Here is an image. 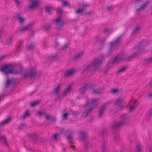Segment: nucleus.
I'll list each match as a JSON object with an SVG mask.
<instances>
[{"label": "nucleus", "mask_w": 152, "mask_h": 152, "mask_svg": "<svg viewBox=\"0 0 152 152\" xmlns=\"http://www.w3.org/2000/svg\"><path fill=\"white\" fill-rule=\"evenodd\" d=\"M95 104V99H93L91 102H87L85 104V111L82 113V116L86 118L88 115L90 113L94 108V105Z\"/></svg>", "instance_id": "f257e3e1"}, {"label": "nucleus", "mask_w": 152, "mask_h": 152, "mask_svg": "<svg viewBox=\"0 0 152 152\" xmlns=\"http://www.w3.org/2000/svg\"><path fill=\"white\" fill-rule=\"evenodd\" d=\"M144 43H145V42H141L138 45V48L139 50L131 55L126 56L124 58V59L127 61H129L137 58L139 55H142L143 53V52L140 51L139 48L145 45H146Z\"/></svg>", "instance_id": "f03ea898"}, {"label": "nucleus", "mask_w": 152, "mask_h": 152, "mask_svg": "<svg viewBox=\"0 0 152 152\" xmlns=\"http://www.w3.org/2000/svg\"><path fill=\"white\" fill-rule=\"evenodd\" d=\"M40 76V73L38 72L35 67H31L28 71L24 74V78H31L33 77H39Z\"/></svg>", "instance_id": "7ed1b4c3"}, {"label": "nucleus", "mask_w": 152, "mask_h": 152, "mask_svg": "<svg viewBox=\"0 0 152 152\" xmlns=\"http://www.w3.org/2000/svg\"><path fill=\"white\" fill-rule=\"evenodd\" d=\"M95 85L93 83L87 84L84 86L83 87L80 89L81 94L86 93L88 90L89 91V92L91 94H95V89L94 88Z\"/></svg>", "instance_id": "20e7f679"}, {"label": "nucleus", "mask_w": 152, "mask_h": 152, "mask_svg": "<svg viewBox=\"0 0 152 152\" xmlns=\"http://www.w3.org/2000/svg\"><path fill=\"white\" fill-rule=\"evenodd\" d=\"M95 71V60H94L88 64L83 70V73L86 72L90 74H94Z\"/></svg>", "instance_id": "39448f33"}, {"label": "nucleus", "mask_w": 152, "mask_h": 152, "mask_svg": "<svg viewBox=\"0 0 152 152\" xmlns=\"http://www.w3.org/2000/svg\"><path fill=\"white\" fill-rule=\"evenodd\" d=\"M14 67V66L13 64H9L2 66L0 69L2 72L6 75L8 74H13L14 73L13 71Z\"/></svg>", "instance_id": "423d86ee"}, {"label": "nucleus", "mask_w": 152, "mask_h": 152, "mask_svg": "<svg viewBox=\"0 0 152 152\" xmlns=\"http://www.w3.org/2000/svg\"><path fill=\"white\" fill-rule=\"evenodd\" d=\"M105 55L103 54L96 58V70L100 68L103 62L105 60Z\"/></svg>", "instance_id": "0eeeda50"}, {"label": "nucleus", "mask_w": 152, "mask_h": 152, "mask_svg": "<svg viewBox=\"0 0 152 152\" xmlns=\"http://www.w3.org/2000/svg\"><path fill=\"white\" fill-rule=\"evenodd\" d=\"M30 4L28 8L30 9H37L39 6L40 2L39 0H29Z\"/></svg>", "instance_id": "6e6552de"}, {"label": "nucleus", "mask_w": 152, "mask_h": 152, "mask_svg": "<svg viewBox=\"0 0 152 152\" xmlns=\"http://www.w3.org/2000/svg\"><path fill=\"white\" fill-rule=\"evenodd\" d=\"M55 25L56 26V28L57 29H60L63 26L64 23L61 17L58 18L54 20Z\"/></svg>", "instance_id": "1a4fd4ad"}, {"label": "nucleus", "mask_w": 152, "mask_h": 152, "mask_svg": "<svg viewBox=\"0 0 152 152\" xmlns=\"http://www.w3.org/2000/svg\"><path fill=\"white\" fill-rule=\"evenodd\" d=\"M111 102H108L105 103L103 104L100 108L99 111V113L98 115V117L99 118H101L104 112L105 111L107 107L110 104Z\"/></svg>", "instance_id": "9d476101"}, {"label": "nucleus", "mask_w": 152, "mask_h": 152, "mask_svg": "<svg viewBox=\"0 0 152 152\" xmlns=\"http://www.w3.org/2000/svg\"><path fill=\"white\" fill-rule=\"evenodd\" d=\"M78 5L79 7H81V9L79 8L77 10L75 11V13L77 14H83V12L86 10V7L90 6V5L87 3L79 4Z\"/></svg>", "instance_id": "9b49d317"}, {"label": "nucleus", "mask_w": 152, "mask_h": 152, "mask_svg": "<svg viewBox=\"0 0 152 152\" xmlns=\"http://www.w3.org/2000/svg\"><path fill=\"white\" fill-rule=\"evenodd\" d=\"M122 35H120L114 41H112L110 43L116 47V48H117L122 42Z\"/></svg>", "instance_id": "f8f14e48"}, {"label": "nucleus", "mask_w": 152, "mask_h": 152, "mask_svg": "<svg viewBox=\"0 0 152 152\" xmlns=\"http://www.w3.org/2000/svg\"><path fill=\"white\" fill-rule=\"evenodd\" d=\"M14 67L13 69V71L14 72L13 74H17L20 72L22 69V66L20 65H17L15 64H12Z\"/></svg>", "instance_id": "ddd939ff"}, {"label": "nucleus", "mask_w": 152, "mask_h": 152, "mask_svg": "<svg viewBox=\"0 0 152 152\" xmlns=\"http://www.w3.org/2000/svg\"><path fill=\"white\" fill-rule=\"evenodd\" d=\"M84 53L83 51H81L77 53L73 57V60L76 61L81 58L83 56Z\"/></svg>", "instance_id": "4468645a"}, {"label": "nucleus", "mask_w": 152, "mask_h": 152, "mask_svg": "<svg viewBox=\"0 0 152 152\" xmlns=\"http://www.w3.org/2000/svg\"><path fill=\"white\" fill-rule=\"evenodd\" d=\"M122 126L123 125H122L120 121H119L113 124L111 126V127L112 130H114L115 129H118Z\"/></svg>", "instance_id": "2eb2a0df"}, {"label": "nucleus", "mask_w": 152, "mask_h": 152, "mask_svg": "<svg viewBox=\"0 0 152 152\" xmlns=\"http://www.w3.org/2000/svg\"><path fill=\"white\" fill-rule=\"evenodd\" d=\"M15 82V80L13 79H10L7 77V80L5 85V88L9 87L12 84H14Z\"/></svg>", "instance_id": "dca6fc26"}, {"label": "nucleus", "mask_w": 152, "mask_h": 152, "mask_svg": "<svg viewBox=\"0 0 152 152\" xmlns=\"http://www.w3.org/2000/svg\"><path fill=\"white\" fill-rule=\"evenodd\" d=\"M116 47H115L111 43H110L109 48L108 51V53L107 54V56H110L113 51L115 49H116Z\"/></svg>", "instance_id": "f3484780"}, {"label": "nucleus", "mask_w": 152, "mask_h": 152, "mask_svg": "<svg viewBox=\"0 0 152 152\" xmlns=\"http://www.w3.org/2000/svg\"><path fill=\"white\" fill-rule=\"evenodd\" d=\"M15 19H18L19 22L21 24H23L24 21V19L22 18L18 13L15 14L14 17Z\"/></svg>", "instance_id": "a211bd4d"}, {"label": "nucleus", "mask_w": 152, "mask_h": 152, "mask_svg": "<svg viewBox=\"0 0 152 152\" xmlns=\"http://www.w3.org/2000/svg\"><path fill=\"white\" fill-rule=\"evenodd\" d=\"M123 100L121 98L118 99L114 103V105H117V106L121 107V110H122L124 106L122 105Z\"/></svg>", "instance_id": "6ab92c4d"}, {"label": "nucleus", "mask_w": 152, "mask_h": 152, "mask_svg": "<svg viewBox=\"0 0 152 152\" xmlns=\"http://www.w3.org/2000/svg\"><path fill=\"white\" fill-rule=\"evenodd\" d=\"M75 71L73 70H70L66 71L64 74V77H69L74 74Z\"/></svg>", "instance_id": "aec40b11"}, {"label": "nucleus", "mask_w": 152, "mask_h": 152, "mask_svg": "<svg viewBox=\"0 0 152 152\" xmlns=\"http://www.w3.org/2000/svg\"><path fill=\"white\" fill-rule=\"evenodd\" d=\"M105 41V39H101L99 43V48H97V51H100L102 50V48L104 47V42Z\"/></svg>", "instance_id": "412c9836"}, {"label": "nucleus", "mask_w": 152, "mask_h": 152, "mask_svg": "<svg viewBox=\"0 0 152 152\" xmlns=\"http://www.w3.org/2000/svg\"><path fill=\"white\" fill-rule=\"evenodd\" d=\"M87 133L84 131L80 132L79 134L80 138L81 140H85L86 137Z\"/></svg>", "instance_id": "4be33fe9"}, {"label": "nucleus", "mask_w": 152, "mask_h": 152, "mask_svg": "<svg viewBox=\"0 0 152 152\" xmlns=\"http://www.w3.org/2000/svg\"><path fill=\"white\" fill-rule=\"evenodd\" d=\"M123 59L122 55L121 54L117 55L113 60V62L118 63Z\"/></svg>", "instance_id": "5701e85b"}, {"label": "nucleus", "mask_w": 152, "mask_h": 152, "mask_svg": "<svg viewBox=\"0 0 152 152\" xmlns=\"http://www.w3.org/2000/svg\"><path fill=\"white\" fill-rule=\"evenodd\" d=\"M129 118L128 117H126L124 118L120 121L123 126L124 125H127L129 123Z\"/></svg>", "instance_id": "b1692460"}, {"label": "nucleus", "mask_w": 152, "mask_h": 152, "mask_svg": "<svg viewBox=\"0 0 152 152\" xmlns=\"http://www.w3.org/2000/svg\"><path fill=\"white\" fill-rule=\"evenodd\" d=\"M71 87L72 86L70 85L65 89L63 94V96H66L68 93L70 92Z\"/></svg>", "instance_id": "393cba45"}, {"label": "nucleus", "mask_w": 152, "mask_h": 152, "mask_svg": "<svg viewBox=\"0 0 152 152\" xmlns=\"http://www.w3.org/2000/svg\"><path fill=\"white\" fill-rule=\"evenodd\" d=\"M144 63L146 64H149L152 63V56L145 58L144 60Z\"/></svg>", "instance_id": "a878e982"}, {"label": "nucleus", "mask_w": 152, "mask_h": 152, "mask_svg": "<svg viewBox=\"0 0 152 152\" xmlns=\"http://www.w3.org/2000/svg\"><path fill=\"white\" fill-rule=\"evenodd\" d=\"M11 118L8 117L6 119L2 121L0 124V125H3L8 124L10 121Z\"/></svg>", "instance_id": "bb28decb"}, {"label": "nucleus", "mask_w": 152, "mask_h": 152, "mask_svg": "<svg viewBox=\"0 0 152 152\" xmlns=\"http://www.w3.org/2000/svg\"><path fill=\"white\" fill-rule=\"evenodd\" d=\"M29 29L28 27L27 26L20 29L19 31L16 32L18 34H19L20 32L23 33L26 32V31L28 30Z\"/></svg>", "instance_id": "cd10ccee"}, {"label": "nucleus", "mask_w": 152, "mask_h": 152, "mask_svg": "<svg viewBox=\"0 0 152 152\" xmlns=\"http://www.w3.org/2000/svg\"><path fill=\"white\" fill-rule=\"evenodd\" d=\"M115 63V62H113V61H108L107 62V64L106 66V68L107 69H110L111 66L113 65V64Z\"/></svg>", "instance_id": "c85d7f7f"}, {"label": "nucleus", "mask_w": 152, "mask_h": 152, "mask_svg": "<svg viewBox=\"0 0 152 152\" xmlns=\"http://www.w3.org/2000/svg\"><path fill=\"white\" fill-rule=\"evenodd\" d=\"M30 115L28 113V110H26V111L24 112L23 116L21 117V118L22 119H24L26 118V117H29Z\"/></svg>", "instance_id": "c756f323"}, {"label": "nucleus", "mask_w": 152, "mask_h": 152, "mask_svg": "<svg viewBox=\"0 0 152 152\" xmlns=\"http://www.w3.org/2000/svg\"><path fill=\"white\" fill-rule=\"evenodd\" d=\"M35 47V44L33 42L27 46V49L28 50H32Z\"/></svg>", "instance_id": "7c9ffc66"}, {"label": "nucleus", "mask_w": 152, "mask_h": 152, "mask_svg": "<svg viewBox=\"0 0 152 152\" xmlns=\"http://www.w3.org/2000/svg\"><path fill=\"white\" fill-rule=\"evenodd\" d=\"M136 148L137 152H141V145L139 143H136Z\"/></svg>", "instance_id": "2f4dec72"}, {"label": "nucleus", "mask_w": 152, "mask_h": 152, "mask_svg": "<svg viewBox=\"0 0 152 152\" xmlns=\"http://www.w3.org/2000/svg\"><path fill=\"white\" fill-rule=\"evenodd\" d=\"M128 67L127 66H126L125 67H122L117 71V73L118 74L121 73L125 72L127 69Z\"/></svg>", "instance_id": "473e14b6"}, {"label": "nucleus", "mask_w": 152, "mask_h": 152, "mask_svg": "<svg viewBox=\"0 0 152 152\" xmlns=\"http://www.w3.org/2000/svg\"><path fill=\"white\" fill-rule=\"evenodd\" d=\"M103 88H100L96 89V94L101 95L103 92Z\"/></svg>", "instance_id": "72a5a7b5"}, {"label": "nucleus", "mask_w": 152, "mask_h": 152, "mask_svg": "<svg viewBox=\"0 0 152 152\" xmlns=\"http://www.w3.org/2000/svg\"><path fill=\"white\" fill-rule=\"evenodd\" d=\"M0 140H2L4 144L7 145L8 142L5 137L4 136L0 135Z\"/></svg>", "instance_id": "f704fd0d"}, {"label": "nucleus", "mask_w": 152, "mask_h": 152, "mask_svg": "<svg viewBox=\"0 0 152 152\" xmlns=\"http://www.w3.org/2000/svg\"><path fill=\"white\" fill-rule=\"evenodd\" d=\"M66 137L68 140V142L70 144H72L73 143V138L71 136H66Z\"/></svg>", "instance_id": "c9c22d12"}, {"label": "nucleus", "mask_w": 152, "mask_h": 152, "mask_svg": "<svg viewBox=\"0 0 152 152\" xmlns=\"http://www.w3.org/2000/svg\"><path fill=\"white\" fill-rule=\"evenodd\" d=\"M114 139L116 142H118L119 140V134L118 133H115L114 134Z\"/></svg>", "instance_id": "e433bc0d"}, {"label": "nucleus", "mask_w": 152, "mask_h": 152, "mask_svg": "<svg viewBox=\"0 0 152 152\" xmlns=\"http://www.w3.org/2000/svg\"><path fill=\"white\" fill-rule=\"evenodd\" d=\"M140 29L139 26H137L134 28L132 30V34L133 35L134 34L137 32Z\"/></svg>", "instance_id": "4c0bfd02"}, {"label": "nucleus", "mask_w": 152, "mask_h": 152, "mask_svg": "<svg viewBox=\"0 0 152 152\" xmlns=\"http://www.w3.org/2000/svg\"><path fill=\"white\" fill-rule=\"evenodd\" d=\"M51 25L50 24H47L44 26V28L46 31H49L51 28Z\"/></svg>", "instance_id": "58836bf2"}, {"label": "nucleus", "mask_w": 152, "mask_h": 152, "mask_svg": "<svg viewBox=\"0 0 152 152\" xmlns=\"http://www.w3.org/2000/svg\"><path fill=\"white\" fill-rule=\"evenodd\" d=\"M37 115H38L39 117H41L43 115H46L47 114L45 112H42V111H38L37 113Z\"/></svg>", "instance_id": "ea45409f"}, {"label": "nucleus", "mask_w": 152, "mask_h": 152, "mask_svg": "<svg viewBox=\"0 0 152 152\" xmlns=\"http://www.w3.org/2000/svg\"><path fill=\"white\" fill-rule=\"evenodd\" d=\"M60 89V85H58L56 88H54V92H55L56 94H58Z\"/></svg>", "instance_id": "a19ab883"}, {"label": "nucleus", "mask_w": 152, "mask_h": 152, "mask_svg": "<svg viewBox=\"0 0 152 152\" xmlns=\"http://www.w3.org/2000/svg\"><path fill=\"white\" fill-rule=\"evenodd\" d=\"M45 10L46 12L48 14H51V8L50 6H47L45 7Z\"/></svg>", "instance_id": "79ce46f5"}, {"label": "nucleus", "mask_w": 152, "mask_h": 152, "mask_svg": "<svg viewBox=\"0 0 152 152\" xmlns=\"http://www.w3.org/2000/svg\"><path fill=\"white\" fill-rule=\"evenodd\" d=\"M111 93L114 94L117 93H118L120 91V90L118 89L112 88L111 89Z\"/></svg>", "instance_id": "37998d69"}, {"label": "nucleus", "mask_w": 152, "mask_h": 152, "mask_svg": "<svg viewBox=\"0 0 152 152\" xmlns=\"http://www.w3.org/2000/svg\"><path fill=\"white\" fill-rule=\"evenodd\" d=\"M114 8V7L112 5L108 6L107 7L106 11L107 12L112 11Z\"/></svg>", "instance_id": "c03bdc74"}, {"label": "nucleus", "mask_w": 152, "mask_h": 152, "mask_svg": "<svg viewBox=\"0 0 152 152\" xmlns=\"http://www.w3.org/2000/svg\"><path fill=\"white\" fill-rule=\"evenodd\" d=\"M138 105V104H137L133 106L132 107H130L129 108V112H132L134 110Z\"/></svg>", "instance_id": "a18cd8bd"}, {"label": "nucleus", "mask_w": 152, "mask_h": 152, "mask_svg": "<svg viewBox=\"0 0 152 152\" xmlns=\"http://www.w3.org/2000/svg\"><path fill=\"white\" fill-rule=\"evenodd\" d=\"M35 23V22L34 21H32L31 22L29 23L26 26L29 29L31 28Z\"/></svg>", "instance_id": "49530a36"}, {"label": "nucleus", "mask_w": 152, "mask_h": 152, "mask_svg": "<svg viewBox=\"0 0 152 152\" xmlns=\"http://www.w3.org/2000/svg\"><path fill=\"white\" fill-rule=\"evenodd\" d=\"M103 32L106 33L107 34L110 33L111 32L110 29H109L108 28H104L103 30Z\"/></svg>", "instance_id": "de8ad7c7"}, {"label": "nucleus", "mask_w": 152, "mask_h": 152, "mask_svg": "<svg viewBox=\"0 0 152 152\" xmlns=\"http://www.w3.org/2000/svg\"><path fill=\"white\" fill-rule=\"evenodd\" d=\"M107 130L104 129H102V131L101 134L104 137L107 134Z\"/></svg>", "instance_id": "09e8293b"}, {"label": "nucleus", "mask_w": 152, "mask_h": 152, "mask_svg": "<svg viewBox=\"0 0 152 152\" xmlns=\"http://www.w3.org/2000/svg\"><path fill=\"white\" fill-rule=\"evenodd\" d=\"M106 144V143L105 141L103 142L102 144V152H105V148Z\"/></svg>", "instance_id": "8fccbe9b"}, {"label": "nucleus", "mask_w": 152, "mask_h": 152, "mask_svg": "<svg viewBox=\"0 0 152 152\" xmlns=\"http://www.w3.org/2000/svg\"><path fill=\"white\" fill-rule=\"evenodd\" d=\"M68 113H66L62 115V119L63 120H66L68 118Z\"/></svg>", "instance_id": "3c124183"}, {"label": "nucleus", "mask_w": 152, "mask_h": 152, "mask_svg": "<svg viewBox=\"0 0 152 152\" xmlns=\"http://www.w3.org/2000/svg\"><path fill=\"white\" fill-rule=\"evenodd\" d=\"M39 103L38 101H36L31 104V106L32 107H34L36 105H37Z\"/></svg>", "instance_id": "603ef678"}, {"label": "nucleus", "mask_w": 152, "mask_h": 152, "mask_svg": "<svg viewBox=\"0 0 152 152\" xmlns=\"http://www.w3.org/2000/svg\"><path fill=\"white\" fill-rule=\"evenodd\" d=\"M62 2L64 6H66L68 5L69 6H70V3L69 4L67 1L63 0L62 1Z\"/></svg>", "instance_id": "864d4df0"}, {"label": "nucleus", "mask_w": 152, "mask_h": 152, "mask_svg": "<svg viewBox=\"0 0 152 152\" xmlns=\"http://www.w3.org/2000/svg\"><path fill=\"white\" fill-rule=\"evenodd\" d=\"M149 2H150L149 1H147L145 3L143 4L142 6V8H144V7H147L148 4L149 3Z\"/></svg>", "instance_id": "5fc2aeb1"}, {"label": "nucleus", "mask_w": 152, "mask_h": 152, "mask_svg": "<svg viewBox=\"0 0 152 152\" xmlns=\"http://www.w3.org/2000/svg\"><path fill=\"white\" fill-rule=\"evenodd\" d=\"M12 39L11 38H9L6 40V43L8 45H10L11 44Z\"/></svg>", "instance_id": "6e6d98bb"}, {"label": "nucleus", "mask_w": 152, "mask_h": 152, "mask_svg": "<svg viewBox=\"0 0 152 152\" xmlns=\"http://www.w3.org/2000/svg\"><path fill=\"white\" fill-rule=\"evenodd\" d=\"M57 12L59 15H61L62 12V10L60 8H58L57 10Z\"/></svg>", "instance_id": "4d7b16f0"}, {"label": "nucleus", "mask_w": 152, "mask_h": 152, "mask_svg": "<svg viewBox=\"0 0 152 152\" xmlns=\"http://www.w3.org/2000/svg\"><path fill=\"white\" fill-rule=\"evenodd\" d=\"M28 136L32 138H34L36 137V134H28Z\"/></svg>", "instance_id": "13d9d810"}, {"label": "nucleus", "mask_w": 152, "mask_h": 152, "mask_svg": "<svg viewBox=\"0 0 152 152\" xmlns=\"http://www.w3.org/2000/svg\"><path fill=\"white\" fill-rule=\"evenodd\" d=\"M46 115V117H45V119L46 120H50L51 119V118L52 117H51L50 115Z\"/></svg>", "instance_id": "bf43d9fd"}, {"label": "nucleus", "mask_w": 152, "mask_h": 152, "mask_svg": "<svg viewBox=\"0 0 152 152\" xmlns=\"http://www.w3.org/2000/svg\"><path fill=\"white\" fill-rule=\"evenodd\" d=\"M71 113L73 115H77L79 114V113L77 111H71Z\"/></svg>", "instance_id": "052dcab7"}, {"label": "nucleus", "mask_w": 152, "mask_h": 152, "mask_svg": "<svg viewBox=\"0 0 152 152\" xmlns=\"http://www.w3.org/2000/svg\"><path fill=\"white\" fill-rule=\"evenodd\" d=\"M18 6L20 4V2L18 0H12Z\"/></svg>", "instance_id": "680f3d73"}, {"label": "nucleus", "mask_w": 152, "mask_h": 152, "mask_svg": "<svg viewBox=\"0 0 152 152\" xmlns=\"http://www.w3.org/2000/svg\"><path fill=\"white\" fill-rule=\"evenodd\" d=\"M149 117H150L152 116V109L150 110L148 112Z\"/></svg>", "instance_id": "e2e57ef3"}, {"label": "nucleus", "mask_w": 152, "mask_h": 152, "mask_svg": "<svg viewBox=\"0 0 152 152\" xmlns=\"http://www.w3.org/2000/svg\"><path fill=\"white\" fill-rule=\"evenodd\" d=\"M25 125V124H21L18 127V129L20 130H21L22 129V128Z\"/></svg>", "instance_id": "0e129e2a"}, {"label": "nucleus", "mask_w": 152, "mask_h": 152, "mask_svg": "<svg viewBox=\"0 0 152 152\" xmlns=\"http://www.w3.org/2000/svg\"><path fill=\"white\" fill-rule=\"evenodd\" d=\"M38 140L42 142H43L44 141V139L42 138H38Z\"/></svg>", "instance_id": "69168bd1"}, {"label": "nucleus", "mask_w": 152, "mask_h": 152, "mask_svg": "<svg viewBox=\"0 0 152 152\" xmlns=\"http://www.w3.org/2000/svg\"><path fill=\"white\" fill-rule=\"evenodd\" d=\"M56 58V56H50V58L53 60H54Z\"/></svg>", "instance_id": "338daca9"}, {"label": "nucleus", "mask_w": 152, "mask_h": 152, "mask_svg": "<svg viewBox=\"0 0 152 152\" xmlns=\"http://www.w3.org/2000/svg\"><path fill=\"white\" fill-rule=\"evenodd\" d=\"M152 97V90L151 91L150 93L149 94L148 98H151Z\"/></svg>", "instance_id": "774afa93"}]
</instances>
